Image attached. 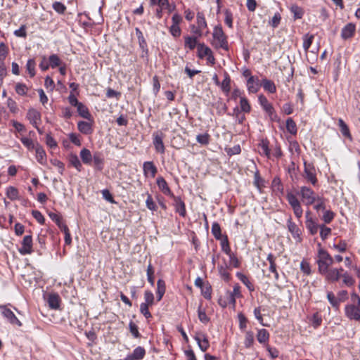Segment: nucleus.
<instances>
[{
  "label": "nucleus",
  "mask_w": 360,
  "mask_h": 360,
  "mask_svg": "<svg viewBox=\"0 0 360 360\" xmlns=\"http://www.w3.org/2000/svg\"><path fill=\"white\" fill-rule=\"evenodd\" d=\"M319 272L326 273L328 268L333 264V258L324 249L320 248L318 251V259L316 260Z\"/></svg>",
  "instance_id": "f257e3e1"
},
{
  "label": "nucleus",
  "mask_w": 360,
  "mask_h": 360,
  "mask_svg": "<svg viewBox=\"0 0 360 360\" xmlns=\"http://www.w3.org/2000/svg\"><path fill=\"white\" fill-rule=\"evenodd\" d=\"M298 195L301 197L302 202L307 206L314 204L319 196L311 188L306 186L300 187Z\"/></svg>",
  "instance_id": "f03ea898"
},
{
  "label": "nucleus",
  "mask_w": 360,
  "mask_h": 360,
  "mask_svg": "<svg viewBox=\"0 0 360 360\" xmlns=\"http://www.w3.org/2000/svg\"><path fill=\"white\" fill-rule=\"evenodd\" d=\"M258 101L262 109L268 115L269 119L273 122H278L280 119L276 112V110L271 103L269 102L266 97L262 94L258 96Z\"/></svg>",
  "instance_id": "7ed1b4c3"
},
{
  "label": "nucleus",
  "mask_w": 360,
  "mask_h": 360,
  "mask_svg": "<svg viewBox=\"0 0 360 360\" xmlns=\"http://www.w3.org/2000/svg\"><path fill=\"white\" fill-rule=\"evenodd\" d=\"M212 36L216 41L215 46L217 48H221L226 51L229 49L227 37L221 25L214 27Z\"/></svg>",
  "instance_id": "20e7f679"
},
{
  "label": "nucleus",
  "mask_w": 360,
  "mask_h": 360,
  "mask_svg": "<svg viewBox=\"0 0 360 360\" xmlns=\"http://www.w3.org/2000/svg\"><path fill=\"white\" fill-rule=\"evenodd\" d=\"M286 199L289 205L291 206L295 217L297 219H300L303 214V210L302 208L300 201L291 191L287 192Z\"/></svg>",
  "instance_id": "39448f33"
},
{
  "label": "nucleus",
  "mask_w": 360,
  "mask_h": 360,
  "mask_svg": "<svg viewBox=\"0 0 360 360\" xmlns=\"http://www.w3.org/2000/svg\"><path fill=\"white\" fill-rule=\"evenodd\" d=\"M304 178L307 182L311 184L314 186H316L318 183L316 178V168L312 163L304 162Z\"/></svg>",
  "instance_id": "423d86ee"
},
{
  "label": "nucleus",
  "mask_w": 360,
  "mask_h": 360,
  "mask_svg": "<svg viewBox=\"0 0 360 360\" xmlns=\"http://www.w3.org/2000/svg\"><path fill=\"white\" fill-rule=\"evenodd\" d=\"M345 315L351 321H360V307L355 304H347L345 307Z\"/></svg>",
  "instance_id": "0eeeda50"
},
{
  "label": "nucleus",
  "mask_w": 360,
  "mask_h": 360,
  "mask_svg": "<svg viewBox=\"0 0 360 360\" xmlns=\"http://www.w3.org/2000/svg\"><path fill=\"white\" fill-rule=\"evenodd\" d=\"M1 313L4 319H6L11 324L22 326L20 321L15 316L14 313L6 305H0Z\"/></svg>",
  "instance_id": "6e6552de"
},
{
  "label": "nucleus",
  "mask_w": 360,
  "mask_h": 360,
  "mask_svg": "<svg viewBox=\"0 0 360 360\" xmlns=\"http://www.w3.org/2000/svg\"><path fill=\"white\" fill-rule=\"evenodd\" d=\"M26 117L34 128H37V125L41 122V113L33 108L28 109Z\"/></svg>",
  "instance_id": "1a4fd4ad"
},
{
  "label": "nucleus",
  "mask_w": 360,
  "mask_h": 360,
  "mask_svg": "<svg viewBox=\"0 0 360 360\" xmlns=\"http://www.w3.org/2000/svg\"><path fill=\"white\" fill-rule=\"evenodd\" d=\"M164 135L162 132H154L153 134V143L158 153H165V148L163 143Z\"/></svg>",
  "instance_id": "9d476101"
},
{
  "label": "nucleus",
  "mask_w": 360,
  "mask_h": 360,
  "mask_svg": "<svg viewBox=\"0 0 360 360\" xmlns=\"http://www.w3.org/2000/svg\"><path fill=\"white\" fill-rule=\"evenodd\" d=\"M199 348L202 352H206L210 347V342L206 334L202 332H197L194 336Z\"/></svg>",
  "instance_id": "9b49d317"
},
{
  "label": "nucleus",
  "mask_w": 360,
  "mask_h": 360,
  "mask_svg": "<svg viewBox=\"0 0 360 360\" xmlns=\"http://www.w3.org/2000/svg\"><path fill=\"white\" fill-rule=\"evenodd\" d=\"M21 255H29L32 252V237L30 235L25 236L22 241L21 248H19Z\"/></svg>",
  "instance_id": "f8f14e48"
},
{
  "label": "nucleus",
  "mask_w": 360,
  "mask_h": 360,
  "mask_svg": "<svg viewBox=\"0 0 360 360\" xmlns=\"http://www.w3.org/2000/svg\"><path fill=\"white\" fill-rule=\"evenodd\" d=\"M197 24L198 27L195 28L193 26V32L198 37L202 35V30L207 27V22L203 13L198 12L197 13Z\"/></svg>",
  "instance_id": "ddd939ff"
},
{
  "label": "nucleus",
  "mask_w": 360,
  "mask_h": 360,
  "mask_svg": "<svg viewBox=\"0 0 360 360\" xmlns=\"http://www.w3.org/2000/svg\"><path fill=\"white\" fill-rule=\"evenodd\" d=\"M171 198L173 199V205L175 207L176 212L179 213L180 216L184 217L186 214L184 202L180 197L175 196L174 195Z\"/></svg>",
  "instance_id": "4468645a"
},
{
  "label": "nucleus",
  "mask_w": 360,
  "mask_h": 360,
  "mask_svg": "<svg viewBox=\"0 0 360 360\" xmlns=\"http://www.w3.org/2000/svg\"><path fill=\"white\" fill-rule=\"evenodd\" d=\"M156 183L160 191L165 195L169 196L170 198L174 195L169 188L166 180L162 176H158L156 179Z\"/></svg>",
  "instance_id": "2eb2a0df"
},
{
  "label": "nucleus",
  "mask_w": 360,
  "mask_h": 360,
  "mask_svg": "<svg viewBox=\"0 0 360 360\" xmlns=\"http://www.w3.org/2000/svg\"><path fill=\"white\" fill-rule=\"evenodd\" d=\"M247 89L249 93L255 94L260 88L261 84L258 77L255 76L251 77L247 79Z\"/></svg>",
  "instance_id": "dca6fc26"
},
{
  "label": "nucleus",
  "mask_w": 360,
  "mask_h": 360,
  "mask_svg": "<svg viewBox=\"0 0 360 360\" xmlns=\"http://www.w3.org/2000/svg\"><path fill=\"white\" fill-rule=\"evenodd\" d=\"M143 174L146 177L150 174L152 178L155 177L158 172V169L152 161H146L143 165Z\"/></svg>",
  "instance_id": "f3484780"
},
{
  "label": "nucleus",
  "mask_w": 360,
  "mask_h": 360,
  "mask_svg": "<svg viewBox=\"0 0 360 360\" xmlns=\"http://www.w3.org/2000/svg\"><path fill=\"white\" fill-rule=\"evenodd\" d=\"M356 30V26L354 24L350 22L345 25L341 30V37L346 40L352 38Z\"/></svg>",
  "instance_id": "a211bd4d"
},
{
  "label": "nucleus",
  "mask_w": 360,
  "mask_h": 360,
  "mask_svg": "<svg viewBox=\"0 0 360 360\" xmlns=\"http://www.w3.org/2000/svg\"><path fill=\"white\" fill-rule=\"evenodd\" d=\"M135 32H136V35L138 38L139 47L141 49L143 54L147 55L148 52V45H147V42L143 37L142 32L141 31V30L139 27H136ZM143 56L144 55H142L143 57Z\"/></svg>",
  "instance_id": "6ab92c4d"
},
{
  "label": "nucleus",
  "mask_w": 360,
  "mask_h": 360,
  "mask_svg": "<svg viewBox=\"0 0 360 360\" xmlns=\"http://www.w3.org/2000/svg\"><path fill=\"white\" fill-rule=\"evenodd\" d=\"M287 225H288V231L290 232L292 237L295 239H297V240H301V237H300L301 231H300V228L297 226V225L292 221L291 218L288 219V220L287 221Z\"/></svg>",
  "instance_id": "aec40b11"
},
{
  "label": "nucleus",
  "mask_w": 360,
  "mask_h": 360,
  "mask_svg": "<svg viewBox=\"0 0 360 360\" xmlns=\"http://www.w3.org/2000/svg\"><path fill=\"white\" fill-rule=\"evenodd\" d=\"M259 153L266 158H270L269 141L267 139H263L258 144Z\"/></svg>",
  "instance_id": "412c9836"
},
{
  "label": "nucleus",
  "mask_w": 360,
  "mask_h": 360,
  "mask_svg": "<svg viewBox=\"0 0 360 360\" xmlns=\"http://www.w3.org/2000/svg\"><path fill=\"white\" fill-rule=\"evenodd\" d=\"M47 302L51 309H58L60 303V296L57 293H51L48 295Z\"/></svg>",
  "instance_id": "4be33fe9"
},
{
  "label": "nucleus",
  "mask_w": 360,
  "mask_h": 360,
  "mask_svg": "<svg viewBox=\"0 0 360 360\" xmlns=\"http://www.w3.org/2000/svg\"><path fill=\"white\" fill-rule=\"evenodd\" d=\"M321 274L324 275L326 276V278L330 282L338 281L341 276V274H340V271L337 268H333L330 269L328 268L327 272L321 273Z\"/></svg>",
  "instance_id": "5701e85b"
},
{
  "label": "nucleus",
  "mask_w": 360,
  "mask_h": 360,
  "mask_svg": "<svg viewBox=\"0 0 360 360\" xmlns=\"http://www.w3.org/2000/svg\"><path fill=\"white\" fill-rule=\"evenodd\" d=\"M35 153H36V159L37 162L41 164L44 165L45 164L46 161V154L43 148V147L39 145L38 143H37L36 147H35Z\"/></svg>",
  "instance_id": "b1692460"
},
{
  "label": "nucleus",
  "mask_w": 360,
  "mask_h": 360,
  "mask_svg": "<svg viewBox=\"0 0 360 360\" xmlns=\"http://www.w3.org/2000/svg\"><path fill=\"white\" fill-rule=\"evenodd\" d=\"M224 79L221 82H219V86L221 91L226 94L228 95L231 91V77L228 72H225L224 74Z\"/></svg>",
  "instance_id": "393cba45"
},
{
  "label": "nucleus",
  "mask_w": 360,
  "mask_h": 360,
  "mask_svg": "<svg viewBox=\"0 0 360 360\" xmlns=\"http://www.w3.org/2000/svg\"><path fill=\"white\" fill-rule=\"evenodd\" d=\"M69 165L75 167L78 172L83 169L82 165L76 154L71 153L68 157Z\"/></svg>",
  "instance_id": "a878e982"
},
{
  "label": "nucleus",
  "mask_w": 360,
  "mask_h": 360,
  "mask_svg": "<svg viewBox=\"0 0 360 360\" xmlns=\"http://www.w3.org/2000/svg\"><path fill=\"white\" fill-rule=\"evenodd\" d=\"M92 161L94 162V167L96 170H103L104 166V158L101 153H95L93 155Z\"/></svg>",
  "instance_id": "bb28decb"
},
{
  "label": "nucleus",
  "mask_w": 360,
  "mask_h": 360,
  "mask_svg": "<svg viewBox=\"0 0 360 360\" xmlns=\"http://www.w3.org/2000/svg\"><path fill=\"white\" fill-rule=\"evenodd\" d=\"M305 224L309 233L312 236L316 234L318 230L320 229V225H319L312 218H307L306 219Z\"/></svg>",
  "instance_id": "cd10ccee"
},
{
  "label": "nucleus",
  "mask_w": 360,
  "mask_h": 360,
  "mask_svg": "<svg viewBox=\"0 0 360 360\" xmlns=\"http://www.w3.org/2000/svg\"><path fill=\"white\" fill-rule=\"evenodd\" d=\"M78 130L86 135L91 134L93 132L92 125L85 121H79L77 123Z\"/></svg>",
  "instance_id": "c85d7f7f"
},
{
  "label": "nucleus",
  "mask_w": 360,
  "mask_h": 360,
  "mask_svg": "<svg viewBox=\"0 0 360 360\" xmlns=\"http://www.w3.org/2000/svg\"><path fill=\"white\" fill-rule=\"evenodd\" d=\"M198 57L200 59L205 58L210 53L212 52L211 49L206 46L204 43H199L198 44Z\"/></svg>",
  "instance_id": "c756f323"
},
{
  "label": "nucleus",
  "mask_w": 360,
  "mask_h": 360,
  "mask_svg": "<svg viewBox=\"0 0 360 360\" xmlns=\"http://www.w3.org/2000/svg\"><path fill=\"white\" fill-rule=\"evenodd\" d=\"M79 156L84 164L90 165L92 162L93 155L91 151L87 148H83L80 150Z\"/></svg>",
  "instance_id": "7c9ffc66"
},
{
  "label": "nucleus",
  "mask_w": 360,
  "mask_h": 360,
  "mask_svg": "<svg viewBox=\"0 0 360 360\" xmlns=\"http://www.w3.org/2000/svg\"><path fill=\"white\" fill-rule=\"evenodd\" d=\"M338 126H339L340 131L342 135L344 137H345L349 140H352V135L350 134L349 129L347 124L341 118H340L338 120Z\"/></svg>",
  "instance_id": "2f4dec72"
},
{
  "label": "nucleus",
  "mask_w": 360,
  "mask_h": 360,
  "mask_svg": "<svg viewBox=\"0 0 360 360\" xmlns=\"http://www.w3.org/2000/svg\"><path fill=\"white\" fill-rule=\"evenodd\" d=\"M198 37L186 36L184 37V46L189 50H193L195 46L198 47Z\"/></svg>",
  "instance_id": "473e14b6"
},
{
  "label": "nucleus",
  "mask_w": 360,
  "mask_h": 360,
  "mask_svg": "<svg viewBox=\"0 0 360 360\" xmlns=\"http://www.w3.org/2000/svg\"><path fill=\"white\" fill-rule=\"evenodd\" d=\"M263 89L271 94H274L276 91V87L274 82L269 80L268 79H263L262 81V84H260Z\"/></svg>",
  "instance_id": "72a5a7b5"
},
{
  "label": "nucleus",
  "mask_w": 360,
  "mask_h": 360,
  "mask_svg": "<svg viewBox=\"0 0 360 360\" xmlns=\"http://www.w3.org/2000/svg\"><path fill=\"white\" fill-rule=\"evenodd\" d=\"M77 110L82 117L89 120L91 119V115L89 111V109L82 103H80L79 105L77 106Z\"/></svg>",
  "instance_id": "f704fd0d"
},
{
  "label": "nucleus",
  "mask_w": 360,
  "mask_h": 360,
  "mask_svg": "<svg viewBox=\"0 0 360 360\" xmlns=\"http://www.w3.org/2000/svg\"><path fill=\"white\" fill-rule=\"evenodd\" d=\"M236 276L250 291L252 292L255 290L254 285L250 281L249 278L245 274L238 272L236 274Z\"/></svg>",
  "instance_id": "c9c22d12"
},
{
  "label": "nucleus",
  "mask_w": 360,
  "mask_h": 360,
  "mask_svg": "<svg viewBox=\"0 0 360 360\" xmlns=\"http://www.w3.org/2000/svg\"><path fill=\"white\" fill-rule=\"evenodd\" d=\"M166 286L163 280L159 279L157 282V299L160 301L165 292Z\"/></svg>",
  "instance_id": "e433bc0d"
},
{
  "label": "nucleus",
  "mask_w": 360,
  "mask_h": 360,
  "mask_svg": "<svg viewBox=\"0 0 360 360\" xmlns=\"http://www.w3.org/2000/svg\"><path fill=\"white\" fill-rule=\"evenodd\" d=\"M257 339L261 344L267 342L269 339V333L267 330L264 328L258 330Z\"/></svg>",
  "instance_id": "4c0bfd02"
},
{
  "label": "nucleus",
  "mask_w": 360,
  "mask_h": 360,
  "mask_svg": "<svg viewBox=\"0 0 360 360\" xmlns=\"http://www.w3.org/2000/svg\"><path fill=\"white\" fill-rule=\"evenodd\" d=\"M272 188L274 192L278 194H283L284 189L280 178L275 177L272 181Z\"/></svg>",
  "instance_id": "58836bf2"
},
{
  "label": "nucleus",
  "mask_w": 360,
  "mask_h": 360,
  "mask_svg": "<svg viewBox=\"0 0 360 360\" xmlns=\"http://www.w3.org/2000/svg\"><path fill=\"white\" fill-rule=\"evenodd\" d=\"M286 129L292 135H295L297 132V124L291 117H288L286 120Z\"/></svg>",
  "instance_id": "ea45409f"
},
{
  "label": "nucleus",
  "mask_w": 360,
  "mask_h": 360,
  "mask_svg": "<svg viewBox=\"0 0 360 360\" xmlns=\"http://www.w3.org/2000/svg\"><path fill=\"white\" fill-rule=\"evenodd\" d=\"M326 200L322 197L319 196L317 198V200H316V202L314 205V209L319 212L320 210L324 211L326 210Z\"/></svg>",
  "instance_id": "a19ab883"
},
{
  "label": "nucleus",
  "mask_w": 360,
  "mask_h": 360,
  "mask_svg": "<svg viewBox=\"0 0 360 360\" xmlns=\"http://www.w3.org/2000/svg\"><path fill=\"white\" fill-rule=\"evenodd\" d=\"M6 196L11 200H15L19 198V193L16 188L13 186H8L6 188Z\"/></svg>",
  "instance_id": "79ce46f5"
},
{
  "label": "nucleus",
  "mask_w": 360,
  "mask_h": 360,
  "mask_svg": "<svg viewBox=\"0 0 360 360\" xmlns=\"http://www.w3.org/2000/svg\"><path fill=\"white\" fill-rule=\"evenodd\" d=\"M158 5L159 7L162 8V10H167L169 13L173 12L176 8V6L174 4L171 5L168 0H158Z\"/></svg>",
  "instance_id": "37998d69"
},
{
  "label": "nucleus",
  "mask_w": 360,
  "mask_h": 360,
  "mask_svg": "<svg viewBox=\"0 0 360 360\" xmlns=\"http://www.w3.org/2000/svg\"><path fill=\"white\" fill-rule=\"evenodd\" d=\"M132 355L136 360H141L146 355V350L143 347L139 346L134 349Z\"/></svg>",
  "instance_id": "c03bdc74"
},
{
  "label": "nucleus",
  "mask_w": 360,
  "mask_h": 360,
  "mask_svg": "<svg viewBox=\"0 0 360 360\" xmlns=\"http://www.w3.org/2000/svg\"><path fill=\"white\" fill-rule=\"evenodd\" d=\"M314 36V34H306L303 37V49L305 51H307L309 47L311 46Z\"/></svg>",
  "instance_id": "a18cd8bd"
},
{
  "label": "nucleus",
  "mask_w": 360,
  "mask_h": 360,
  "mask_svg": "<svg viewBox=\"0 0 360 360\" xmlns=\"http://www.w3.org/2000/svg\"><path fill=\"white\" fill-rule=\"evenodd\" d=\"M290 11L293 14L295 19H301L304 15L303 9L297 5H292Z\"/></svg>",
  "instance_id": "49530a36"
},
{
  "label": "nucleus",
  "mask_w": 360,
  "mask_h": 360,
  "mask_svg": "<svg viewBox=\"0 0 360 360\" xmlns=\"http://www.w3.org/2000/svg\"><path fill=\"white\" fill-rule=\"evenodd\" d=\"M49 65L52 68H56V67L60 66L62 64V60L56 54H52L49 58Z\"/></svg>",
  "instance_id": "de8ad7c7"
},
{
  "label": "nucleus",
  "mask_w": 360,
  "mask_h": 360,
  "mask_svg": "<svg viewBox=\"0 0 360 360\" xmlns=\"http://www.w3.org/2000/svg\"><path fill=\"white\" fill-rule=\"evenodd\" d=\"M198 316L200 322L204 324L207 323L210 321V318L206 314L205 310L202 309V305L200 304L198 309Z\"/></svg>",
  "instance_id": "09e8293b"
},
{
  "label": "nucleus",
  "mask_w": 360,
  "mask_h": 360,
  "mask_svg": "<svg viewBox=\"0 0 360 360\" xmlns=\"http://www.w3.org/2000/svg\"><path fill=\"white\" fill-rule=\"evenodd\" d=\"M211 231L217 240L221 239V227L218 222H213Z\"/></svg>",
  "instance_id": "8fccbe9b"
},
{
  "label": "nucleus",
  "mask_w": 360,
  "mask_h": 360,
  "mask_svg": "<svg viewBox=\"0 0 360 360\" xmlns=\"http://www.w3.org/2000/svg\"><path fill=\"white\" fill-rule=\"evenodd\" d=\"M15 92L20 96H25L28 91V87L25 84L17 83L15 86Z\"/></svg>",
  "instance_id": "3c124183"
},
{
  "label": "nucleus",
  "mask_w": 360,
  "mask_h": 360,
  "mask_svg": "<svg viewBox=\"0 0 360 360\" xmlns=\"http://www.w3.org/2000/svg\"><path fill=\"white\" fill-rule=\"evenodd\" d=\"M327 298L333 307L335 308L336 309H339L340 303L338 302V297L335 296L333 292H328Z\"/></svg>",
  "instance_id": "603ef678"
},
{
  "label": "nucleus",
  "mask_w": 360,
  "mask_h": 360,
  "mask_svg": "<svg viewBox=\"0 0 360 360\" xmlns=\"http://www.w3.org/2000/svg\"><path fill=\"white\" fill-rule=\"evenodd\" d=\"M335 215V214L333 211L326 210L323 211V214L321 219L326 224H330L333 220Z\"/></svg>",
  "instance_id": "864d4df0"
},
{
  "label": "nucleus",
  "mask_w": 360,
  "mask_h": 360,
  "mask_svg": "<svg viewBox=\"0 0 360 360\" xmlns=\"http://www.w3.org/2000/svg\"><path fill=\"white\" fill-rule=\"evenodd\" d=\"M319 229L320 237L323 240H325L331 234V229L326 226L324 224H321Z\"/></svg>",
  "instance_id": "5fc2aeb1"
},
{
  "label": "nucleus",
  "mask_w": 360,
  "mask_h": 360,
  "mask_svg": "<svg viewBox=\"0 0 360 360\" xmlns=\"http://www.w3.org/2000/svg\"><path fill=\"white\" fill-rule=\"evenodd\" d=\"M201 293L207 300L212 298V288L209 283L204 285L201 288Z\"/></svg>",
  "instance_id": "6e6d98bb"
},
{
  "label": "nucleus",
  "mask_w": 360,
  "mask_h": 360,
  "mask_svg": "<svg viewBox=\"0 0 360 360\" xmlns=\"http://www.w3.org/2000/svg\"><path fill=\"white\" fill-rule=\"evenodd\" d=\"M240 106L241 111L244 112H250L251 110V106L249 103L248 100L245 97L240 98Z\"/></svg>",
  "instance_id": "4d7b16f0"
},
{
  "label": "nucleus",
  "mask_w": 360,
  "mask_h": 360,
  "mask_svg": "<svg viewBox=\"0 0 360 360\" xmlns=\"http://www.w3.org/2000/svg\"><path fill=\"white\" fill-rule=\"evenodd\" d=\"M254 343V333L252 331H247L244 345L246 348H250Z\"/></svg>",
  "instance_id": "13d9d810"
},
{
  "label": "nucleus",
  "mask_w": 360,
  "mask_h": 360,
  "mask_svg": "<svg viewBox=\"0 0 360 360\" xmlns=\"http://www.w3.org/2000/svg\"><path fill=\"white\" fill-rule=\"evenodd\" d=\"M196 140L201 145L206 146L210 143V135L207 133L200 134L197 135Z\"/></svg>",
  "instance_id": "bf43d9fd"
},
{
  "label": "nucleus",
  "mask_w": 360,
  "mask_h": 360,
  "mask_svg": "<svg viewBox=\"0 0 360 360\" xmlns=\"http://www.w3.org/2000/svg\"><path fill=\"white\" fill-rule=\"evenodd\" d=\"M147 279L151 285H154V283H155L154 269L150 262L149 263V264L147 266Z\"/></svg>",
  "instance_id": "052dcab7"
},
{
  "label": "nucleus",
  "mask_w": 360,
  "mask_h": 360,
  "mask_svg": "<svg viewBox=\"0 0 360 360\" xmlns=\"http://www.w3.org/2000/svg\"><path fill=\"white\" fill-rule=\"evenodd\" d=\"M20 141L28 149V150H33L35 148L36 145L34 141L27 137H22L20 138Z\"/></svg>",
  "instance_id": "680f3d73"
},
{
  "label": "nucleus",
  "mask_w": 360,
  "mask_h": 360,
  "mask_svg": "<svg viewBox=\"0 0 360 360\" xmlns=\"http://www.w3.org/2000/svg\"><path fill=\"white\" fill-rule=\"evenodd\" d=\"M35 65L34 59H29L27 62L26 68L31 77H33L35 75Z\"/></svg>",
  "instance_id": "e2e57ef3"
},
{
  "label": "nucleus",
  "mask_w": 360,
  "mask_h": 360,
  "mask_svg": "<svg viewBox=\"0 0 360 360\" xmlns=\"http://www.w3.org/2000/svg\"><path fill=\"white\" fill-rule=\"evenodd\" d=\"M343 278V283L347 286H353L355 283V280L347 272L344 273L341 275Z\"/></svg>",
  "instance_id": "0e129e2a"
},
{
  "label": "nucleus",
  "mask_w": 360,
  "mask_h": 360,
  "mask_svg": "<svg viewBox=\"0 0 360 360\" xmlns=\"http://www.w3.org/2000/svg\"><path fill=\"white\" fill-rule=\"evenodd\" d=\"M311 323L314 328H316L321 326L322 323V318L321 315H319V313L314 314L311 319Z\"/></svg>",
  "instance_id": "69168bd1"
},
{
  "label": "nucleus",
  "mask_w": 360,
  "mask_h": 360,
  "mask_svg": "<svg viewBox=\"0 0 360 360\" xmlns=\"http://www.w3.org/2000/svg\"><path fill=\"white\" fill-rule=\"evenodd\" d=\"M52 7L53 10L59 14H63L66 10V6L61 2L55 1Z\"/></svg>",
  "instance_id": "338daca9"
},
{
  "label": "nucleus",
  "mask_w": 360,
  "mask_h": 360,
  "mask_svg": "<svg viewBox=\"0 0 360 360\" xmlns=\"http://www.w3.org/2000/svg\"><path fill=\"white\" fill-rule=\"evenodd\" d=\"M6 105L12 113H16L18 110L17 103L12 98L7 99Z\"/></svg>",
  "instance_id": "774afa93"
}]
</instances>
